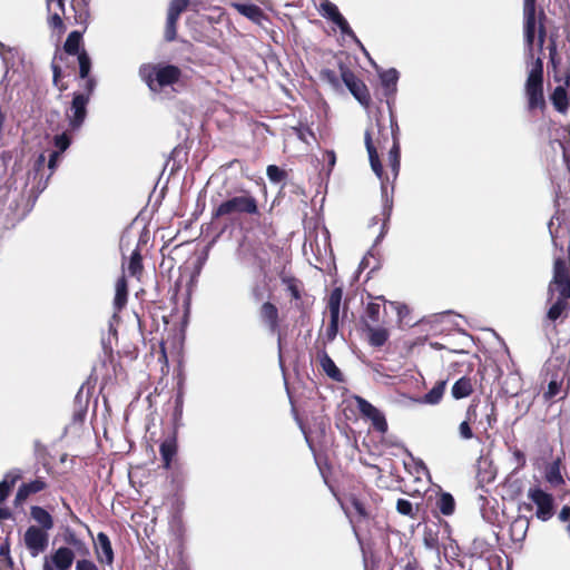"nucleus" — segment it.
<instances>
[{
    "instance_id": "12",
    "label": "nucleus",
    "mask_w": 570,
    "mask_h": 570,
    "mask_svg": "<svg viewBox=\"0 0 570 570\" xmlns=\"http://www.w3.org/2000/svg\"><path fill=\"white\" fill-rule=\"evenodd\" d=\"M342 78L351 94L355 97V99L364 107H367L370 104V94L365 87V85L360 81L353 72L348 70H342Z\"/></svg>"
},
{
    "instance_id": "26",
    "label": "nucleus",
    "mask_w": 570,
    "mask_h": 570,
    "mask_svg": "<svg viewBox=\"0 0 570 570\" xmlns=\"http://www.w3.org/2000/svg\"><path fill=\"white\" fill-rule=\"evenodd\" d=\"M177 451L176 440L174 438L166 439L160 444V454L164 461V466L169 469L173 458Z\"/></svg>"
},
{
    "instance_id": "16",
    "label": "nucleus",
    "mask_w": 570,
    "mask_h": 570,
    "mask_svg": "<svg viewBox=\"0 0 570 570\" xmlns=\"http://www.w3.org/2000/svg\"><path fill=\"white\" fill-rule=\"evenodd\" d=\"M365 331L367 333L370 344L375 347L383 346L390 336V333L385 327L374 326L370 323L365 324Z\"/></svg>"
},
{
    "instance_id": "59",
    "label": "nucleus",
    "mask_w": 570,
    "mask_h": 570,
    "mask_svg": "<svg viewBox=\"0 0 570 570\" xmlns=\"http://www.w3.org/2000/svg\"><path fill=\"white\" fill-rule=\"evenodd\" d=\"M494 411H495L494 405L491 404L490 413L487 414V422H488L489 428H492L493 423L497 421Z\"/></svg>"
},
{
    "instance_id": "62",
    "label": "nucleus",
    "mask_w": 570,
    "mask_h": 570,
    "mask_svg": "<svg viewBox=\"0 0 570 570\" xmlns=\"http://www.w3.org/2000/svg\"><path fill=\"white\" fill-rule=\"evenodd\" d=\"M45 161H46L45 155L43 154L39 155V157L36 160V168H37V170L40 169L41 167H43Z\"/></svg>"
},
{
    "instance_id": "49",
    "label": "nucleus",
    "mask_w": 570,
    "mask_h": 570,
    "mask_svg": "<svg viewBox=\"0 0 570 570\" xmlns=\"http://www.w3.org/2000/svg\"><path fill=\"white\" fill-rule=\"evenodd\" d=\"M338 320H340V316H331L330 324L326 330L328 340L335 338L337 331H338Z\"/></svg>"
},
{
    "instance_id": "34",
    "label": "nucleus",
    "mask_w": 570,
    "mask_h": 570,
    "mask_svg": "<svg viewBox=\"0 0 570 570\" xmlns=\"http://www.w3.org/2000/svg\"><path fill=\"white\" fill-rule=\"evenodd\" d=\"M90 551L88 546L86 544V553L83 556H79L76 558V569L75 570H97L94 562L89 559Z\"/></svg>"
},
{
    "instance_id": "58",
    "label": "nucleus",
    "mask_w": 570,
    "mask_h": 570,
    "mask_svg": "<svg viewBox=\"0 0 570 570\" xmlns=\"http://www.w3.org/2000/svg\"><path fill=\"white\" fill-rule=\"evenodd\" d=\"M31 493L28 491V489L22 484L16 495L17 501H23L26 500Z\"/></svg>"
},
{
    "instance_id": "56",
    "label": "nucleus",
    "mask_w": 570,
    "mask_h": 570,
    "mask_svg": "<svg viewBox=\"0 0 570 570\" xmlns=\"http://www.w3.org/2000/svg\"><path fill=\"white\" fill-rule=\"evenodd\" d=\"M322 78L326 79L328 82L336 85L337 83V77L334 71L332 70H324L322 71Z\"/></svg>"
},
{
    "instance_id": "63",
    "label": "nucleus",
    "mask_w": 570,
    "mask_h": 570,
    "mask_svg": "<svg viewBox=\"0 0 570 570\" xmlns=\"http://www.w3.org/2000/svg\"><path fill=\"white\" fill-rule=\"evenodd\" d=\"M52 70H53V80L57 82L58 78L60 77V68L53 62L52 63Z\"/></svg>"
},
{
    "instance_id": "31",
    "label": "nucleus",
    "mask_w": 570,
    "mask_h": 570,
    "mask_svg": "<svg viewBox=\"0 0 570 570\" xmlns=\"http://www.w3.org/2000/svg\"><path fill=\"white\" fill-rule=\"evenodd\" d=\"M80 41L81 33L79 31L70 32L63 46L66 52L69 55H79Z\"/></svg>"
},
{
    "instance_id": "8",
    "label": "nucleus",
    "mask_w": 570,
    "mask_h": 570,
    "mask_svg": "<svg viewBox=\"0 0 570 570\" xmlns=\"http://www.w3.org/2000/svg\"><path fill=\"white\" fill-rule=\"evenodd\" d=\"M528 498L537 505L535 515L542 521L549 520L553 515V498L540 488H531Z\"/></svg>"
},
{
    "instance_id": "52",
    "label": "nucleus",
    "mask_w": 570,
    "mask_h": 570,
    "mask_svg": "<svg viewBox=\"0 0 570 570\" xmlns=\"http://www.w3.org/2000/svg\"><path fill=\"white\" fill-rule=\"evenodd\" d=\"M62 154H60V151H56L53 150L50 156H49V160H48V168L50 169V175H52V173L55 171V169L57 168L58 166V163L60 160V157H61Z\"/></svg>"
},
{
    "instance_id": "50",
    "label": "nucleus",
    "mask_w": 570,
    "mask_h": 570,
    "mask_svg": "<svg viewBox=\"0 0 570 570\" xmlns=\"http://www.w3.org/2000/svg\"><path fill=\"white\" fill-rule=\"evenodd\" d=\"M23 484L31 494L40 492L46 488V482L39 479Z\"/></svg>"
},
{
    "instance_id": "17",
    "label": "nucleus",
    "mask_w": 570,
    "mask_h": 570,
    "mask_svg": "<svg viewBox=\"0 0 570 570\" xmlns=\"http://www.w3.org/2000/svg\"><path fill=\"white\" fill-rule=\"evenodd\" d=\"M233 7L237 10L238 13L248 18L255 23H261L265 18L263 10L253 3H234Z\"/></svg>"
},
{
    "instance_id": "20",
    "label": "nucleus",
    "mask_w": 570,
    "mask_h": 570,
    "mask_svg": "<svg viewBox=\"0 0 570 570\" xmlns=\"http://www.w3.org/2000/svg\"><path fill=\"white\" fill-rule=\"evenodd\" d=\"M472 392V381L466 376L459 379L451 389V395L455 400L468 397Z\"/></svg>"
},
{
    "instance_id": "27",
    "label": "nucleus",
    "mask_w": 570,
    "mask_h": 570,
    "mask_svg": "<svg viewBox=\"0 0 570 570\" xmlns=\"http://www.w3.org/2000/svg\"><path fill=\"white\" fill-rule=\"evenodd\" d=\"M475 415H476V405L475 404H471L468 407V411H466V420H464L459 425V434H460L461 439H463V440H471L473 438V432H472V429L470 426V421L472 419H474Z\"/></svg>"
},
{
    "instance_id": "10",
    "label": "nucleus",
    "mask_w": 570,
    "mask_h": 570,
    "mask_svg": "<svg viewBox=\"0 0 570 570\" xmlns=\"http://www.w3.org/2000/svg\"><path fill=\"white\" fill-rule=\"evenodd\" d=\"M23 541L31 556L36 557L48 547L49 535L46 530L31 525L24 532Z\"/></svg>"
},
{
    "instance_id": "23",
    "label": "nucleus",
    "mask_w": 570,
    "mask_h": 570,
    "mask_svg": "<svg viewBox=\"0 0 570 570\" xmlns=\"http://www.w3.org/2000/svg\"><path fill=\"white\" fill-rule=\"evenodd\" d=\"M529 528V520L524 517L515 518L510 525V533L513 541H522Z\"/></svg>"
},
{
    "instance_id": "37",
    "label": "nucleus",
    "mask_w": 570,
    "mask_h": 570,
    "mask_svg": "<svg viewBox=\"0 0 570 570\" xmlns=\"http://www.w3.org/2000/svg\"><path fill=\"white\" fill-rule=\"evenodd\" d=\"M188 0H173L168 9V17L178 19L180 13L187 8Z\"/></svg>"
},
{
    "instance_id": "38",
    "label": "nucleus",
    "mask_w": 570,
    "mask_h": 570,
    "mask_svg": "<svg viewBox=\"0 0 570 570\" xmlns=\"http://www.w3.org/2000/svg\"><path fill=\"white\" fill-rule=\"evenodd\" d=\"M266 174L268 179L274 184H278L286 178V171L276 165H269L266 169Z\"/></svg>"
},
{
    "instance_id": "24",
    "label": "nucleus",
    "mask_w": 570,
    "mask_h": 570,
    "mask_svg": "<svg viewBox=\"0 0 570 570\" xmlns=\"http://www.w3.org/2000/svg\"><path fill=\"white\" fill-rule=\"evenodd\" d=\"M435 507L443 515H452L455 510L454 498L448 492H442L436 498Z\"/></svg>"
},
{
    "instance_id": "19",
    "label": "nucleus",
    "mask_w": 570,
    "mask_h": 570,
    "mask_svg": "<svg viewBox=\"0 0 570 570\" xmlns=\"http://www.w3.org/2000/svg\"><path fill=\"white\" fill-rule=\"evenodd\" d=\"M31 518L46 531H49L53 528V519L50 513L41 507H31L30 509Z\"/></svg>"
},
{
    "instance_id": "15",
    "label": "nucleus",
    "mask_w": 570,
    "mask_h": 570,
    "mask_svg": "<svg viewBox=\"0 0 570 570\" xmlns=\"http://www.w3.org/2000/svg\"><path fill=\"white\" fill-rule=\"evenodd\" d=\"M445 385H446L445 381H440L424 396L412 399V401L414 403H417V404L436 405L442 400V396H443L444 391H445Z\"/></svg>"
},
{
    "instance_id": "9",
    "label": "nucleus",
    "mask_w": 570,
    "mask_h": 570,
    "mask_svg": "<svg viewBox=\"0 0 570 570\" xmlns=\"http://www.w3.org/2000/svg\"><path fill=\"white\" fill-rule=\"evenodd\" d=\"M89 97L85 94H75L69 111H67V118L69 126L72 130L79 129L87 116V105Z\"/></svg>"
},
{
    "instance_id": "33",
    "label": "nucleus",
    "mask_w": 570,
    "mask_h": 570,
    "mask_svg": "<svg viewBox=\"0 0 570 570\" xmlns=\"http://www.w3.org/2000/svg\"><path fill=\"white\" fill-rule=\"evenodd\" d=\"M389 160L390 165L393 171L394 177L397 176L399 169H400V146L397 141H394L390 153H389Z\"/></svg>"
},
{
    "instance_id": "43",
    "label": "nucleus",
    "mask_w": 570,
    "mask_h": 570,
    "mask_svg": "<svg viewBox=\"0 0 570 570\" xmlns=\"http://www.w3.org/2000/svg\"><path fill=\"white\" fill-rule=\"evenodd\" d=\"M396 510L400 514L414 517V509L412 503L406 499H399L396 502Z\"/></svg>"
},
{
    "instance_id": "4",
    "label": "nucleus",
    "mask_w": 570,
    "mask_h": 570,
    "mask_svg": "<svg viewBox=\"0 0 570 570\" xmlns=\"http://www.w3.org/2000/svg\"><path fill=\"white\" fill-rule=\"evenodd\" d=\"M65 547L58 548L51 556V561L57 570H68L77 557L86 553V543L75 533L65 535Z\"/></svg>"
},
{
    "instance_id": "14",
    "label": "nucleus",
    "mask_w": 570,
    "mask_h": 570,
    "mask_svg": "<svg viewBox=\"0 0 570 570\" xmlns=\"http://www.w3.org/2000/svg\"><path fill=\"white\" fill-rule=\"evenodd\" d=\"M97 558L102 566H110L114 560V551L108 535L99 532L94 541Z\"/></svg>"
},
{
    "instance_id": "35",
    "label": "nucleus",
    "mask_w": 570,
    "mask_h": 570,
    "mask_svg": "<svg viewBox=\"0 0 570 570\" xmlns=\"http://www.w3.org/2000/svg\"><path fill=\"white\" fill-rule=\"evenodd\" d=\"M546 479L552 485H559V484L563 483V478L560 473V470H559V466L557 463H554L548 468V470L546 472Z\"/></svg>"
},
{
    "instance_id": "54",
    "label": "nucleus",
    "mask_w": 570,
    "mask_h": 570,
    "mask_svg": "<svg viewBox=\"0 0 570 570\" xmlns=\"http://www.w3.org/2000/svg\"><path fill=\"white\" fill-rule=\"evenodd\" d=\"M338 29L341 30L342 35L350 37L351 39H353L354 41L360 43L358 39L356 38L354 31L352 30V28L350 27V24L346 20L343 21V23L341 26H338Z\"/></svg>"
},
{
    "instance_id": "5",
    "label": "nucleus",
    "mask_w": 570,
    "mask_h": 570,
    "mask_svg": "<svg viewBox=\"0 0 570 570\" xmlns=\"http://www.w3.org/2000/svg\"><path fill=\"white\" fill-rule=\"evenodd\" d=\"M525 95L530 109L543 108V63L540 57L535 59L525 82Z\"/></svg>"
},
{
    "instance_id": "2",
    "label": "nucleus",
    "mask_w": 570,
    "mask_h": 570,
    "mask_svg": "<svg viewBox=\"0 0 570 570\" xmlns=\"http://www.w3.org/2000/svg\"><path fill=\"white\" fill-rule=\"evenodd\" d=\"M257 200L249 193L230 197L223 202L213 213V217H236L242 215H258Z\"/></svg>"
},
{
    "instance_id": "45",
    "label": "nucleus",
    "mask_w": 570,
    "mask_h": 570,
    "mask_svg": "<svg viewBox=\"0 0 570 570\" xmlns=\"http://www.w3.org/2000/svg\"><path fill=\"white\" fill-rule=\"evenodd\" d=\"M380 309L381 306L377 303H370L366 306V316L373 324H376L380 321Z\"/></svg>"
},
{
    "instance_id": "36",
    "label": "nucleus",
    "mask_w": 570,
    "mask_h": 570,
    "mask_svg": "<svg viewBox=\"0 0 570 570\" xmlns=\"http://www.w3.org/2000/svg\"><path fill=\"white\" fill-rule=\"evenodd\" d=\"M78 61H79V75L82 79L88 78L90 68H91V61L89 56L86 51H81L78 55Z\"/></svg>"
},
{
    "instance_id": "11",
    "label": "nucleus",
    "mask_w": 570,
    "mask_h": 570,
    "mask_svg": "<svg viewBox=\"0 0 570 570\" xmlns=\"http://www.w3.org/2000/svg\"><path fill=\"white\" fill-rule=\"evenodd\" d=\"M354 400L356 402L357 409L361 412V414L368 420L372 421L373 426L379 432H386L387 430V423L384 417V415L381 413L380 410H377L374 405H372L370 402H367L365 399L355 395Z\"/></svg>"
},
{
    "instance_id": "3",
    "label": "nucleus",
    "mask_w": 570,
    "mask_h": 570,
    "mask_svg": "<svg viewBox=\"0 0 570 570\" xmlns=\"http://www.w3.org/2000/svg\"><path fill=\"white\" fill-rule=\"evenodd\" d=\"M141 78L151 91L158 92L167 86L178 81L180 70L171 65L168 66H142L139 70Z\"/></svg>"
},
{
    "instance_id": "40",
    "label": "nucleus",
    "mask_w": 570,
    "mask_h": 570,
    "mask_svg": "<svg viewBox=\"0 0 570 570\" xmlns=\"http://www.w3.org/2000/svg\"><path fill=\"white\" fill-rule=\"evenodd\" d=\"M142 269L141 265V256L138 249H135L130 256V261L128 264V271L129 273L135 276L138 273H140Z\"/></svg>"
},
{
    "instance_id": "22",
    "label": "nucleus",
    "mask_w": 570,
    "mask_h": 570,
    "mask_svg": "<svg viewBox=\"0 0 570 570\" xmlns=\"http://www.w3.org/2000/svg\"><path fill=\"white\" fill-rule=\"evenodd\" d=\"M261 317L272 331H275L278 326V311L276 306L269 302H266L261 307Z\"/></svg>"
},
{
    "instance_id": "6",
    "label": "nucleus",
    "mask_w": 570,
    "mask_h": 570,
    "mask_svg": "<svg viewBox=\"0 0 570 570\" xmlns=\"http://www.w3.org/2000/svg\"><path fill=\"white\" fill-rule=\"evenodd\" d=\"M558 144L562 149V163L567 168L568 175L567 181L556 183V203L557 206L560 207L561 199L570 200V126L562 128L561 140H559Z\"/></svg>"
},
{
    "instance_id": "29",
    "label": "nucleus",
    "mask_w": 570,
    "mask_h": 570,
    "mask_svg": "<svg viewBox=\"0 0 570 570\" xmlns=\"http://www.w3.org/2000/svg\"><path fill=\"white\" fill-rule=\"evenodd\" d=\"M381 81L385 89V94H393L396 90V82L399 79V72L396 69L392 68L381 73Z\"/></svg>"
},
{
    "instance_id": "61",
    "label": "nucleus",
    "mask_w": 570,
    "mask_h": 570,
    "mask_svg": "<svg viewBox=\"0 0 570 570\" xmlns=\"http://www.w3.org/2000/svg\"><path fill=\"white\" fill-rule=\"evenodd\" d=\"M353 507L360 515H362V517L366 515L365 509L360 501L353 500Z\"/></svg>"
},
{
    "instance_id": "28",
    "label": "nucleus",
    "mask_w": 570,
    "mask_h": 570,
    "mask_svg": "<svg viewBox=\"0 0 570 570\" xmlns=\"http://www.w3.org/2000/svg\"><path fill=\"white\" fill-rule=\"evenodd\" d=\"M551 101L554 108L564 114L568 109V95L563 86H558L551 95Z\"/></svg>"
},
{
    "instance_id": "47",
    "label": "nucleus",
    "mask_w": 570,
    "mask_h": 570,
    "mask_svg": "<svg viewBox=\"0 0 570 570\" xmlns=\"http://www.w3.org/2000/svg\"><path fill=\"white\" fill-rule=\"evenodd\" d=\"M178 19H171L167 16L165 37L168 41H171L176 37V22Z\"/></svg>"
},
{
    "instance_id": "44",
    "label": "nucleus",
    "mask_w": 570,
    "mask_h": 570,
    "mask_svg": "<svg viewBox=\"0 0 570 570\" xmlns=\"http://www.w3.org/2000/svg\"><path fill=\"white\" fill-rule=\"evenodd\" d=\"M561 392V381H559L558 376L553 377L548 384V391L546 392V397L552 399L560 394Z\"/></svg>"
},
{
    "instance_id": "46",
    "label": "nucleus",
    "mask_w": 570,
    "mask_h": 570,
    "mask_svg": "<svg viewBox=\"0 0 570 570\" xmlns=\"http://www.w3.org/2000/svg\"><path fill=\"white\" fill-rule=\"evenodd\" d=\"M48 13L63 14L65 13V4L63 0H48L47 2Z\"/></svg>"
},
{
    "instance_id": "13",
    "label": "nucleus",
    "mask_w": 570,
    "mask_h": 570,
    "mask_svg": "<svg viewBox=\"0 0 570 570\" xmlns=\"http://www.w3.org/2000/svg\"><path fill=\"white\" fill-rule=\"evenodd\" d=\"M524 12V38L527 45V56L533 59V46H534V36L537 30L535 22V9H523Z\"/></svg>"
},
{
    "instance_id": "57",
    "label": "nucleus",
    "mask_w": 570,
    "mask_h": 570,
    "mask_svg": "<svg viewBox=\"0 0 570 570\" xmlns=\"http://www.w3.org/2000/svg\"><path fill=\"white\" fill-rule=\"evenodd\" d=\"M544 39H546V29L542 24H540L539 29H538V47H539L540 51H542V48L544 45Z\"/></svg>"
},
{
    "instance_id": "60",
    "label": "nucleus",
    "mask_w": 570,
    "mask_h": 570,
    "mask_svg": "<svg viewBox=\"0 0 570 570\" xmlns=\"http://www.w3.org/2000/svg\"><path fill=\"white\" fill-rule=\"evenodd\" d=\"M95 86H96L95 79L88 78L87 83H86L87 94H85V96H88L90 98V95L92 94V91L95 89Z\"/></svg>"
},
{
    "instance_id": "18",
    "label": "nucleus",
    "mask_w": 570,
    "mask_h": 570,
    "mask_svg": "<svg viewBox=\"0 0 570 570\" xmlns=\"http://www.w3.org/2000/svg\"><path fill=\"white\" fill-rule=\"evenodd\" d=\"M318 360L322 370L325 372V374L331 377L332 380L336 382L343 381V375L338 367L335 365L334 361L328 356V354L325 351H322L318 353Z\"/></svg>"
},
{
    "instance_id": "21",
    "label": "nucleus",
    "mask_w": 570,
    "mask_h": 570,
    "mask_svg": "<svg viewBox=\"0 0 570 570\" xmlns=\"http://www.w3.org/2000/svg\"><path fill=\"white\" fill-rule=\"evenodd\" d=\"M115 289H116V293H115V298H114V308L116 312H119L127 304V296H128L127 281L124 276L118 278V281L116 282Z\"/></svg>"
},
{
    "instance_id": "64",
    "label": "nucleus",
    "mask_w": 570,
    "mask_h": 570,
    "mask_svg": "<svg viewBox=\"0 0 570 570\" xmlns=\"http://www.w3.org/2000/svg\"><path fill=\"white\" fill-rule=\"evenodd\" d=\"M326 155H327V158H328V165L331 167H333L335 165V160H336L334 151H327Z\"/></svg>"
},
{
    "instance_id": "51",
    "label": "nucleus",
    "mask_w": 570,
    "mask_h": 570,
    "mask_svg": "<svg viewBox=\"0 0 570 570\" xmlns=\"http://www.w3.org/2000/svg\"><path fill=\"white\" fill-rule=\"evenodd\" d=\"M48 14H49L48 21H49L50 27L53 28V29L61 30L62 27H63V22H62V19H61L62 14H57V12L48 13Z\"/></svg>"
},
{
    "instance_id": "1",
    "label": "nucleus",
    "mask_w": 570,
    "mask_h": 570,
    "mask_svg": "<svg viewBox=\"0 0 570 570\" xmlns=\"http://www.w3.org/2000/svg\"><path fill=\"white\" fill-rule=\"evenodd\" d=\"M558 293L556 302L548 311V318L557 321L570 308V264L561 256L554 257L553 278L549 285L550 297Z\"/></svg>"
},
{
    "instance_id": "25",
    "label": "nucleus",
    "mask_w": 570,
    "mask_h": 570,
    "mask_svg": "<svg viewBox=\"0 0 570 570\" xmlns=\"http://www.w3.org/2000/svg\"><path fill=\"white\" fill-rule=\"evenodd\" d=\"M365 145H366V149H367V153H368V158H370V163H371V167L373 169V171L375 173V175L381 178L382 177V165L380 163V158H379V155L376 153V149L374 148L373 144H372V139H371V135L368 131L365 132Z\"/></svg>"
},
{
    "instance_id": "41",
    "label": "nucleus",
    "mask_w": 570,
    "mask_h": 570,
    "mask_svg": "<svg viewBox=\"0 0 570 570\" xmlns=\"http://www.w3.org/2000/svg\"><path fill=\"white\" fill-rule=\"evenodd\" d=\"M70 144H71V139L67 135V132L57 135L53 138V145L56 147V151H60V154L66 151L69 148Z\"/></svg>"
},
{
    "instance_id": "30",
    "label": "nucleus",
    "mask_w": 570,
    "mask_h": 570,
    "mask_svg": "<svg viewBox=\"0 0 570 570\" xmlns=\"http://www.w3.org/2000/svg\"><path fill=\"white\" fill-rule=\"evenodd\" d=\"M509 450L511 453L510 464L512 465V472L517 473L523 469L527 463L525 454L517 446H510Z\"/></svg>"
},
{
    "instance_id": "48",
    "label": "nucleus",
    "mask_w": 570,
    "mask_h": 570,
    "mask_svg": "<svg viewBox=\"0 0 570 570\" xmlns=\"http://www.w3.org/2000/svg\"><path fill=\"white\" fill-rule=\"evenodd\" d=\"M283 283L286 284L287 291L291 293L292 297L294 299H298L299 298V291H298V286H297L296 279L284 277L283 278Z\"/></svg>"
},
{
    "instance_id": "53",
    "label": "nucleus",
    "mask_w": 570,
    "mask_h": 570,
    "mask_svg": "<svg viewBox=\"0 0 570 570\" xmlns=\"http://www.w3.org/2000/svg\"><path fill=\"white\" fill-rule=\"evenodd\" d=\"M338 29L341 30L342 35L350 37L351 39H353L354 41L360 43L358 39L356 38L354 31L352 30V28L350 27V24L346 20L343 21V23L341 26H338Z\"/></svg>"
},
{
    "instance_id": "55",
    "label": "nucleus",
    "mask_w": 570,
    "mask_h": 570,
    "mask_svg": "<svg viewBox=\"0 0 570 570\" xmlns=\"http://www.w3.org/2000/svg\"><path fill=\"white\" fill-rule=\"evenodd\" d=\"M395 309L400 321H402L409 314V307L405 304H395Z\"/></svg>"
},
{
    "instance_id": "42",
    "label": "nucleus",
    "mask_w": 570,
    "mask_h": 570,
    "mask_svg": "<svg viewBox=\"0 0 570 570\" xmlns=\"http://www.w3.org/2000/svg\"><path fill=\"white\" fill-rule=\"evenodd\" d=\"M8 478H10V474H8L6 476V479L0 482V504L8 497L10 489L13 487V484H14L16 480L19 478V475L12 476L10 482L8 481Z\"/></svg>"
},
{
    "instance_id": "32",
    "label": "nucleus",
    "mask_w": 570,
    "mask_h": 570,
    "mask_svg": "<svg viewBox=\"0 0 570 570\" xmlns=\"http://www.w3.org/2000/svg\"><path fill=\"white\" fill-rule=\"evenodd\" d=\"M341 301H342V289L341 288L333 289L328 297V303H327L330 316H340Z\"/></svg>"
},
{
    "instance_id": "7",
    "label": "nucleus",
    "mask_w": 570,
    "mask_h": 570,
    "mask_svg": "<svg viewBox=\"0 0 570 570\" xmlns=\"http://www.w3.org/2000/svg\"><path fill=\"white\" fill-rule=\"evenodd\" d=\"M554 247L563 250L566 244L570 247V217L559 210L551 218L548 225Z\"/></svg>"
},
{
    "instance_id": "39",
    "label": "nucleus",
    "mask_w": 570,
    "mask_h": 570,
    "mask_svg": "<svg viewBox=\"0 0 570 570\" xmlns=\"http://www.w3.org/2000/svg\"><path fill=\"white\" fill-rule=\"evenodd\" d=\"M321 13L323 17L330 19L331 21L336 18L341 12L338 11V8L336 4L332 3L328 0H324L321 3Z\"/></svg>"
}]
</instances>
